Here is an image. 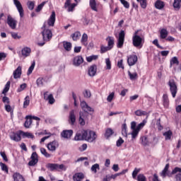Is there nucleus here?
I'll return each instance as SVG.
<instances>
[{"instance_id": "f257e3e1", "label": "nucleus", "mask_w": 181, "mask_h": 181, "mask_svg": "<svg viewBox=\"0 0 181 181\" xmlns=\"http://www.w3.org/2000/svg\"><path fill=\"white\" fill-rule=\"evenodd\" d=\"M41 29L42 30L41 34L42 35L43 41L42 42H37V45L40 47L45 46V45H46V42H50L53 36L52 30H49L48 28H46V23L43 24Z\"/></svg>"}, {"instance_id": "f03ea898", "label": "nucleus", "mask_w": 181, "mask_h": 181, "mask_svg": "<svg viewBox=\"0 0 181 181\" xmlns=\"http://www.w3.org/2000/svg\"><path fill=\"white\" fill-rule=\"evenodd\" d=\"M97 139V134L91 130H83V140L87 142H94Z\"/></svg>"}, {"instance_id": "7ed1b4c3", "label": "nucleus", "mask_w": 181, "mask_h": 181, "mask_svg": "<svg viewBox=\"0 0 181 181\" xmlns=\"http://www.w3.org/2000/svg\"><path fill=\"white\" fill-rule=\"evenodd\" d=\"M139 32V30L135 31L132 37V43L134 47H139V46H142V42H144V37L142 35H139L138 34Z\"/></svg>"}, {"instance_id": "20e7f679", "label": "nucleus", "mask_w": 181, "mask_h": 181, "mask_svg": "<svg viewBox=\"0 0 181 181\" xmlns=\"http://www.w3.org/2000/svg\"><path fill=\"white\" fill-rule=\"evenodd\" d=\"M170 87V91L172 94L173 98L176 97V94H177V85H176V82H175L174 79H171L168 83Z\"/></svg>"}, {"instance_id": "39448f33", "label": "nucleus", "mask_w": 181, "mask_h": 181, "mask_svg": "<svg viewBox=\"0 0 181 181\" xmlns=\"http://www.w3.org/2000/svg\"><path fill=\"white\" fill-rule=\"evenodd\" d=\"M59 146V144L57 140H54L52 141H50L47 145V148L48 151H49V152H56Z\"/></svg>"}, {"instance_id": "423d86ee", "label": "nucleus", "mask_w": 181, "mask_h": 181, "mask_svg": "<svg viewBox=\"0 0 181 181\" xmlns=\"http://www.w3.org/2000/svg\"><path fill=\"white\" fill-rule=\"evenodd\" d=\"M124 42H125V31L122 30L119 33V37L117 39V47L118 49H121L124 46Z\"/></svg>"}, {"instance_id": "0eeeda50", "label": "nucleus", "mask_w": 181, "mask_h": 181, "mask_svg": "<svg viewBox=\"0 0 181 181\" xmlns=\"http://www.w3.org/2000/svg\"><path fill=\"white\" fill-rule=\"evenodd\" d=\"M169 163L166 164L163 170L160 173V176L165 179V177H172V172L169 171Z\"/></svg>"}, {"instance_id": "6e6552de", "label": "nucleus", "mask_w": 181, "mask_h": 181, "mask_svg": "<svg viewBox=\"0 0 181 181\" xmlns=\"http://www.w3.org/2000/svg\"><path fill=\"white\" fill-rule=\"evenodd\" d=\"M13 1L16 8H17V11H18L21 18H23L25 13H23V7L22 6L21 1H19L18 0H13Z\"/></svg>"}, {"instance_id": "1a4fd4ad", "label": "nucleus", "mask_w": 181, "mask_h": 181, "mask_svg": "<svg viewBox=\"0 0 181 181\" xmlns=\"http://www.w3.org/2000/svg\"><path fill=\"white\" fill-rule=\"evenodd\" d=\"M7 25H8L11 29H16V25H18V21H16V20L12 18V16H8Z\"/></svg>"}, {"instance_id": "9d476101", "label": "nucleus", "mask_w": 181, "mask_h": 181, "mask_svg": "<svg viewBox=\"0 0 181 181\" xmlns=\"http://www.w3.org/2000/svg\"><path fill=\"white\" fill-rule=\"evenodd\" d=\"M81 108L84 112H94V109L90 107L86 101L81 102Z\"/></svg>"}, {"instance_id": "9b49d317", "label": "nucleus", "mask_w": 181, "mask_h": 181, "mask_svg": "<svg viewBox=\"0 0 181 181\" xmlns=\"http://www.w3.org/2000/svg\"><path fill=\"white\" fill-rule=\"evenodd\" d=\"M31 160L28 163V166H35L39 162V159L37 158V153L36 152H33L30 157Z\"/></svg>"}, {"instance_id": "f8f14e48", "label": "nucleus", "mask_w": 181, "mask_h": 181, "mask_svg": "<svg viewBox=\"0 0 181 181\" xmlns=\"http://www.w3.org/2000/svg\"><path fill=\"white\" fill-rule=\"evenodd\" d=\"M138 62V57L136 55H129L127 57V63L129 66H135Z\"/></svg>"}, {"instance_id": "ddd939ff", "label": "nucleus", "mask_w": 181, "mask_h": 181, "mask_svg": "<svg viewBox=\"0 0 181 181\" xmlns=\"http://www.w3.org/2000/svg\"><path fill=\"white\" fill-rule=\"evenodd\" d=\"M84 62V59H83V57L81 56H76L74 58L73 60V64L76 67H78L80 64H82V63Z\"/></svg>"}, {"instance_id": "4468645a", "label": "nucleus", "mask_w": 181, "mask_h": 181, "mask_svg": "<svg viewBox=\"0 0 181 181\" xmlns=\"http://www.w3.org/2000/svg\"><path fill=\"white\" fill-rule=\"evenodd\" d=\"M88 74L90 77H94L97 74V65H92L88 68Z\"/></svg>"}, {"instance_id": "2eb2a0df", "label": "nucleus", "mask_w": 181, "mask_h": 181, "mask_svg": "<svg viewBox=\"0 0 181 181\" xmlns=\"http://www.w3.org/2000/svg\"><path fill=\"white\" fill-rule=\"evenodd\" d=\"M72 136H73V130H71V129L64 130L61 133V136H62V138H64L65 139H69L71 138Z\"/></svg>"}, {"instance_id": "dca6fc26", "label": "nucleus", "mask_w": 181, "mask_h": 181, "mask_svg": "<svg viewBox=\"0 0 181 181\" xmlns=\"http://www.w3.org/2000/svg\"><path fill=\"white\" fill-rule=\"evenodd\" d=\"M54 22H56V13L52 11L50 17L47 20L48 26H54Z\"/></svg>"}, {"instance_id": "f3484780", "label": "nucleus", "mask_w": 181, "mask_h": 181, "mask_svg": "<svg viewBox=\"0 0 181 181\" xmlns=\"http://www.w3.org/2000/svg\"><path fill=\"white\" fill-rule=\"evenodd\" d=\"M84 177H86V175H84V173H75L73 177V181H82Z\"/></svg>"}, {"instance_id": "a211bd4d", "label": "nucleus", "mask_w": 181, "mask_h": 181, "mask_svg": "<svg viewBox=\"0 0 181 181\" xmlns=\"http://www.w3.org/2000/svg\"><path fill=\"white\" fill-rule=\"evenodd\" d=\"M10 139L11 141H14L15 142H19L22 138L21 137V134L15 132H11L10 134Z\"/></svg>"}, {"instance_id": "6ab92c4d", "label": "nucleus", "mask_w": 181, "mask_h": 181, "mask_svg": "<svg viewBox=\"0 0 181 181\" xmlns=\"http://www.w3.org/2000/svg\"><path fill=\"white\" fill-rule=\"evenodd\" d=\"M32 52V49H30V47H25L22 49L21 50V54L23 56V57H28L30 56V53Z\"/></svg>"}, {"instance_id": "aec40b11", "label": "nucleus", "mask_w": 181, "mask_h": 181, "mask_svg": "<svg viewBox=\"0 0 181 181\" xmlns=\"http://www.w3.org/2000/svg\"><path fill=\"white\" fill-rule=\"evenodd\" d=\"M13 75L14 78H20L21 76H22V66H18L13 71Z\"/></svg>"}, {"instance_id": "412c9836", "label": "nucleus", "mask_w": 181, "mask_h": 181, "mask_svg": "<svg viewBox=\"0 0 181 181\" xmlns=\"http://www.w3.org/2000/svg\"><path fill=\"white\" fill-rule=\"evenodd\" d=\"M47 93H44V99L49 102V104H54V98L52 94H49L47 97Z\"/></svg>"}, {"instance_id": "4be33fe9", "label": "nucleus", "mask_w": 181, "mask_h": 181, "mask_svg": "<svg viewBox=\"0 0 181 181\" xmlns=\"http://www.w3.org/2000/svg\"><path fill=\"white\" fill-rule=\"evenodd\" d=\"M13 181H25V177L21 173H16L13 175Z\"/></svg>"}, {"instance_id": "5701e85b", "label": "nucleus", "mask_w": 181, "mask_h": 181, "mask_svg": "<svg viewBox=\"0 0 181 181\" xmlns=\"http://www.w3.org/2000/svg\"><path fill=\"white\" fill-rule=\"evenodd\" d=\"M89 6L92 9V11H94L95 12H98V9L97 8V1H95V0H90Z\"/></svg>"}, {"instance_id": "b1692460", "label": "nucleus", "mask_w": 181, "mask_h": 181, "mask_svg": "<svg viewBox=\"0 0 181 181\" xmlns=\"http://www.w3.org/2000/svg\"><path fill=\"white\" fill-rule=\"evenodd\" d=\"M75 141L84 140V130L82 132H78L74 137Z\"/></svg>"}, {"instance_id": "393cba45", "label": "nucleus", "mask_w": 181, "mask_h": 181, "mask_svg": "<svg viewBox=\"0 0 181 181\" xmlns=\"http://www.w3.org/2000/svg\"><path fill=\"white\" fill-rule=\"evenodd\" d=\"M155 8L159 10L163 9V8H165V2L160 0H157L155 3Z\"/></svg>"}, {"instance_id": "a878e982", "label": "nucleus", "mask_w": 181, "mask_h": 181, "mask_svg": "<svg viewBox=\"0 0 181 181\" xmlns=\"http://www.w3.org/2000/svg\"><path fill=\"white\" fill-rule=\"evenodd\" d=\"M85 118H86V116H84V113L83 112H80L78 121L81 127H84V125H86V121L84 120Z\"/></svg>"}, {"instance_id": "bb28decb", "label": "nucleus", "mask_w": 181, "mask_h": 181, "mask_svg": "<svg viewBox=\"0 0 181 181\" xmlns=\"http://www.w3.org/2000/svg\"><path fill=\"white\" fill-rule=\"evenodd\" d=\"M88 35L87 34L83 33L81 40V44L83 45L86 47L88 45Z\"/></svg>"}, {"instance_id": "cd10ccee", "label": "nucleus", "mask_w": 181, "mask_h": 181, "mask_svg": "<svg viewBox=\"0 0 181 181\" xmlns=\"http://www.w3.org/2000/svg\"><path fill=\"white\" fill-rule=\"evenodd\" d=\"M19 134H20V135H22V136L23 138H28V139H33V138H35V136L33 134H32V133L24 132L23 131H20Z\"/></svg>"}, {"instance_id": "c85d7f7f", "label": "nucleus", "mask_w": 181, "mask_h": 181, "mask_svg": "<svg viewBox=\"0 0 181 181\" xmlns=\"http://www.w3.org/2000/svg\"><path fill=\"white\" fill-rule=\"evenodd\" d=\"M26 121L24 123V127L25 128H29L32 125V116L28 115L25 117Z\"/></svg>"}, {"instance_id": "c756f323", "label": "nucleus", "mask_w": 181, "mask_h": 181, "mask_svg": "<svg viewBox=\"0 0 181 181\" xmlns=\"http://www.w3.org/2000/svg\"><path fill=\"white\" fill-rule=\"evenodd\" d=\"M173 64L176 66H179V59H177V57H173L170 60V69H172Z\"/></svg>"}, {"instance_id": "7c9ffc66", "label": "nucleus", "mask_w": 181, "mask_h": 181, "mask_svg": "<svg viewBox=\"0 0 181 181\" xmlns=\"http://www.w3.org/2000/svg\"><path fill=\"white\" fill-rule=\"evenodd\" d=\"M69 119L71 121V125H74V122H76V114L74 110H71L69 113Z\"/></svg>"}, {"instance_id": "2f4dec72", "label": "nucleus", "mask_w": 181, "mask_h": 181, "mask_svg": "<svg viewBox=\"0 0 181 181\" xmlns=\"http://www.w3.org/2000/svg\"><path fill=\"white\" fill-rule=\"evenodd\" d=\"M169 33L168 32V30L163 28L160 31V39H166L168 37V35Z\"/></svg>"}, {"instance_id": "473e14b6", "label": "nucleus", "mask_w": 181, "mask_h": 181, "mask_svg": "<svg viewBox=\"0 0 181 181\" xmlns=\"http://www.w3.org/2000/svg\"><path fill=\"white\" fill-rule=\"evenodd\" d=\"M163 103L165 108H168V107H169V97L168 96L167 94H164L163 95Z\"/></svg>"}, {"instance_id": "72a5a7b5", "label": "nucleus", "mask_w": 181, "mask_h": 181, "mask_svg": "<svg viewBox=\"0 0 181 181\" xmlns=\"http://www.w3.org/2000/svg\"><path fill=\"white\" fill-rule=\"evenodd\" d=\"M63 46L66 52H70V50H71V42L64 41Z\"/></svg>"}, {"instance_id": "f704fd0d", "label": "nucleus", "mask_w": 181, "mask_h": 181, "mask_svg": "<svg viewBox=\"0 0 181 181\" xmlns=\"http://www.w3.org/2000/svg\"><path fill=\"white\" fill-rule=\"evenodd\" d=\"M106 40L107 41V46L112 49L114 47V37H108Z\"/></svg>"}, {"instance_id": "c9c22d12", "label": "nucleus", "mask_w": 181, "mask_h": 181, "mask_svg": "<svg viewBox=\"0 0 181 181\" xmlns=\"http://www.w3.org/2000/svg\"><path fill=\"white\" fill-rule=\"evenodd\" d=\"M141 141L143 146H148V145H149V141L148 140V137H146V136H143L141 137Z\"/></svg>"}, {"instance_id": "e433bc0d", "label": "nucleus", "mask_w": 181, "mask_h": 181, "mask_svg": "<svg viewBox=\"0 0 181 181\" xmlns=\"http://www.w3.org/2000/svg\"><path fill=\"white\" fill-rule=\"evenodd\" d=\"M127 124L124 123L122 124V135H123V136H128V132H127Z\"/></svg>"}, {"instance_id": "4c0bfd02", "label": "nucleus", "mask_w": 181, "mask_h": 181, "mask_svg": "<svg viewBox=\"0 0 181 181\" xmlns=\"http://www.w3.org/2000/svg\"><path fill=\"white\" fill-rule=\"evenodd\" d=\"M47 168V169H49L51 172H53V170H57V164L48 163Z\"/></svg>"}, {"instance_id": "58836bf2", "label": "nucleus", "mask_w": 181, "mask_h": 181, "mask_svg": "<svg viewBox=\"0 0 181 181\" xmlns=\"http://www.w3.org/2000/svg\"><path fill=\"white\" fill-rule=\"evenodd\" d=\"M40 151L42 155H43L45 158H51L52 157V154L47 153V151L46 150V148H41Z\"/></svg>"}, {"instance_id": "ea45409f", "label": "nucleus", "mask_w": 181, "mask_h": 181, "mask_svg": "<svg viewBox=\"0 0 181 181\" xmlns=\"http://www.w3.org/2000/svg\"><path fill=\"white\" fill-rule=\"evenodd\" d=\"M180 2L181 0H174L173 8L176 11H179L180 9Z\"/></svg>"}, {"instance_id": "a19ab883", "label": "nucleus", "mask_w": 181, "mask_h": 181, "mask_svg": "<svg viewBox=\"0 0 181 181\" xmlns=\"http://www.w3.org/2000/svg\"><path fill=\"white\" fill-rule=\"evenodd\" d=\"M172 135H173V133H172V131L170 130L163 133V136L165 138V141H169L172 138Z\"/></svg>"}, {"instance_id": "79ce46f5", "label": "nucleus", "mask_w": 181, "mask_h": 181, "mask_svg": "<svg viewBox=\"0 0 181 181\" xmlns=\"http://www.w3.org/2000/svg\"><path fill=\"white\" fill-rule=\"evenodd\" d=\"M135 115H136L137 117H142V115H147L148 112H146V111H143L141 110H137L134 112Z\"/></svg>"}, {"instance_id": "37998d69", "label": "nucleus", "mask_w": 181, "mask_h": 181, "mask_svg": "<svg viewBox=\"0 0 181 181\" xmlns=\"http://www.w3.org/2000/svg\"><path fill=\"white\" fill-rule=\"evenodd\" d=\"M114 134V131H112V129H107L105 131V136L106 138V139H108V138H110V136H111V135H112Z\"/></svg>"}, {"instance_id": "c03bdc74", "label": "nucleus", "mask_w": 181, "mask_h": 181, "mask_svg": "<svg viewBox=\"0 0 181 181\" xmlns=\"http://www.w3.org/2000/svg\"><path fill=\"white\" fill-rule=\"evenodd\" d=\"M146 124V120H143L142 122L139 123L136 127V129L137 131H141V129H142V128H144L145 127V125Z\"/></svg>"}, {"instance_id": "a18cd8bd", "label": "nucleus", "mask_w": 181, "mask_h": 181, "mask_svg": "<svg viewBox=\"0 0 181 181\" xmlns=\"http://www.w3.org/2000/svg\"><path fill=\"white\" fill-rule=\"evenodd\" d=\"M9 88H11V81H8L6 84L5 85V87L3 90L2 94H6L8 91H9Z\"/></svg>"}, {"instance_id": "49530a36", "label": "nucleus", "mask_w": 181, "mask_h": 181, "mask_svg": "<svg viewBox=\"0 0 181 181\" xmlns=\"http://www.w3.org/2000/svg\"><path fill=\"white\" fill-rule=\"evenodd\" d=\"M80 36H81V33H80V32H78V31H76L74 34L71 35V37H72L73 40H74V41L78 40V38L80 37Z\"/></svg>"}, {"instance_id": "de8ad7c7", "label": "nucleus", "mask_w": 181, "mask_h": 181, "mask_svg": "<svg viewBox=\"0 0 181 181\" xmlns=\"http://www.w3.org/2000/svg\"><path fill=\"white\" fill-rule=\"evenodd\" d=\"M128 75L129 76L130 80H136L138 78V74L136 72L131 73V71H128Z\"/></svg>"}, {"instance_id": "09e8293b", "label": "nucleus", "mask_w": 181, "mask_h": 181, "mask_svg": "<svg viewBox=\"0 0 181 181\" xmlns=\"http://www.w3.org/2000/svg\"><path fill=\"white\" fill-rule=\"evenodd\" d=\"M111 47H109L108 45L107 47L104 46V45H101L100 46V53H105L106 52H108L109 50H111Z\"/></svg>"}, {"instance_id": "8fccbe9b", "label": "nucleus", "mask_w": 181, "mask_h": 181, "mask_svg": "<svg viewBox=\"0 0 181 181\" xmlns=\"http://www.w3.org/2000/svg\"><path fill=\"white\" fill-rule=\"evenodd\" d=\"M90 170L94 173H97V170H100V165L98 163H95L92 165Z\"/></svg>"}, {"instance_id": "3c124183", "label": "nucleus", "mask_w": 181, "mask_h": 181, "mask_svg": "<svg viewBox=\"0 0 181 181\" xmlns=\"http://www.w3.org/2000/svg\"><path fill=\"white\" fill-rule=\"evenodd\" d=\"M35 64H36V62L35 61H33L31 66L28 69V73H27L28 76H30V74L31 73H33V70L35 69Z\"/></svg>"}, {"instance_id": "603ef678", "label": "nucleus", "mask_w": 181, "mask_h": 181, "mask_svg": "<svg viewBox=\"0 0 181 181\" xmlns=\"http://www.w3.org/2000/svg\"><path fill=\"white\" fill-rule=\"evenodd\" d=\"M139 172H141V168H134V170L132 172L133 179H136V176L138 175Z\"/></svg>"}, {"instance_id": "864d4df0", "label": "nucleus", "mask_w": 181, "mask_h": 181, "mask_svg": "<svg viewBox=\"0 0 181 181\" xmlns=\"http://www.w3.org/2000/svg\"><path fill=\"white\" fill-rule=\"evenodd\" d=\"M0 167L1 168V170H3V172H6V173H8V166L6 165L5 163L1 162Z\"/></svg>"}, {"instance_id": "5fc2aeb1", "label": "nucleus", "mask_w": 181, "mask_h": 181, "mask_svg": "<svg viewBox=\"0 0 181 181\" xmlns=\"http://www.w3.org/2000/svg\"><path fill=\"white\" fill-rule=\"evenodd\" d=\"M97 59H98V55H92V56L86 57V60H87V62H88V63H91L92 60H97Z\"/></svg>"}, {"instance_id": "6e6d98bb", "label": "nucleus", "mask_w": 181, "mask_h": 181, "mask_svg": "<svg viewBox=\"0 0 181 181\" xmlns=\"http://www.w3.org/2000/svg\"><path fill=\"white\" fill-rule=\"evenodd\" d=\"M36 83L37 87H43V78H38L36 81Z\"/></svg>"}, {"instance_id": "4d7b16f0", "label": "nucleus", "mask_w": 181, "mask_h": 181, "mask_svg": "<svg viewBox=\"0 0 181 181\" xmlns=\"http://www.w3.org/2000/svg\"><path fill=\"white\" fill-rule=\"evenodd\" d=\"M28 8L30 9V11H33L35 8V1H28Z\"/></svg>"}, {"instance_id": "13d9d810", "label": "nucleus", "mask_w": 181, "mask_h": 181, "mask_svg": "<svg viewBox=\"0 0 181 181\" xmlns=\"http://www.w3.org/2000/svg\"><path fill=\"white\" fill-rule=\"evenodd\" d=\"M138 134H139V130H137V129L132 130V132L131 133L132 139H135L136 138V136H138Z\"/></svg>"}, {"instance_id": "bf43d9fd", "label": "nucleus", "mask_w": 181, "mask_h": 181, "mask_svg": "<svg viewBox=\"0 0 181 181\" xmlns=\"http://www.w3.org/2000/svg\"><path fill=\"white\" fill-rule=\"evenodd\" d=\"M11 35L13 39H15V40H19V39H21L22 37V36L19 35L18 33H15V32L11 33Z\"/></svg>"}, {"instance_id": "052dcab7", "label": "nucleus", "mask_w": 181, "mask_h": 181, "mask_svg": "<svg viewBox=\"0 0 181 181\" xmlns=\"http://www.w3.org/2000/svg\"><path fill=\"white\" fill-rule=\"evenodd\" d=\"M137 181H146V177L144 174H139L137 175Z\"/></svg>"}, {"instance_id": "680f3d73", "label": "nucleus", "mask_w": 181, "mask_h": 181, "mask_svg": "<svg viewBox=\"0 0 181 181\" xmlns=\"http://www.w3.org/2000/svg\"><path fill=\"white\" fill-rule=\"evenodd\" d=\"M30 103V100H29V96L28 95L25 98V100L23 103L24 108H26V107H28V105H29Z\"/></svg>"}, {"instance_id": "e2e57ef3", "label": "nucleus", "mask_w": 181, "mask_h": 181, "mask_svg": "<svg viewBox=\"0 0 181 181\" xmlns=\"http://www.w3.org/2000/svg\"><path fill=\"white\" fill-rule=\"evenodd\" d=\"M177 173H181V168L179 167H175L171 172V176L173 175H176Z\"/></svg>"}, {"instance_id": "0e129e2a", "label": "nucleus", "mask_w": 181, "mask_h": 181, "mask_svg": "<svg viewBox=\"0 0 181 181\" xmlns=\"http://www.w3.org/2000/svg\"><path fill=\"white\" fill-rule=\"evenodd\" d=\"M105 63L107 70H111V61H110V58L105 59Z\"/></svg>"}, {"instance_id": "69168bd1", "label": "nucleus", "mask_w": 181, "mask_h": 181, "mask_svg": "<svg viewBox=\"0 0 181 181\" xmlns=\"http://www.w3.org/2000/svg\"><path fill=\"white\" fill-rule=\"evenodd\" d=\"M137 2H139L141 8H143V9H145V8H146V0H139L137 1Z\"/></svg>"}, {"instance_id": "338daca9", "label": "nucleus", "mask_w": 181, "mask_h": 181, "mask_svg": "<svg viewBox=\"0 0 181 181\" xmlns=\"http://www.w3.org/2000/svg\"><path fill=\"white\" fill-rule=\"evenodd\" d=\"M120 2L122 4H123L124 7L126 8V9L129 8V3H128V1L126 0H120Z\"/></svg>"}, {"instance_id": "774afa93", "label": "nucleus", "mask_w": 181, "mask_h": 181, "mask_svg": "<svg viewBox=\"0 0 181 181\" xmlns=\"http://www.w3.org/2000/svg\"><path fill=\"white\" fill-rule=\"evenodd\" d=\"M82 22L83 25H88V23H90V19L87 17H83Z\"/></svg>"}]
</instances>
